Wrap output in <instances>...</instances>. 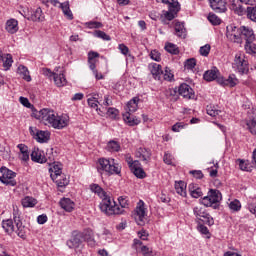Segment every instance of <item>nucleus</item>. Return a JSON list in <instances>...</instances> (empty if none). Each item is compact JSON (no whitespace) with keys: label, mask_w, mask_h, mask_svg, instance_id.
Returning a JSON list of instances; mask_svg holds the SVG:
<instances>
[{"label":"nucleus","mask_w":256,"mask_h":256,"mask_svg":"<svg viewBox=\"0 0 256 256\" xmlns=\"http://www.w3.org/2000/svg\"><path fill=\"white\" fill-rule=\"evenodd\" d=\"M236 163H238L239 169H241V171H249V163L245 162V160L238 159Z\"/></svg>","instance_id":"5fc2aeb1"},{"label":"nucleus","mask_w":256,"mask_h":256,"mask_svg":"<svg viewBox=\"0 0 256 256\" xmlns=\"http://www.w3.org/2000/svg\"><path fill=\"white\" fill-rule=\"evenodd\" d=\"M147 215V212H145V204L143 201L139 202V206L136 207L133 217L137 223V225H145V216Z\"/></svg>","instance_id":"ddd939ff"},{"label":"nucleus","mask_w":256,"mask_h":256,"mask_svg":"<svg viewBox=\"0 0 256 256\" xmlns=\"http://www.w3.org/2000/svg\"><path fill=\"white\" fill-rule=\"evenodd\" d=\"M19 101L21 105H23L24 107H27L28 109L31 108V103L29 102V99H27L26 97L21 96L19 98Z\"/></svg>","instance_id":"338daca9"},{"label":"nucleus","mask_w":256,"mask_h":256,"mask_svg":"<svg viewBox=\"0 0 256 256\" xmlns=\"http://www.w3.org/2000/svg\"><path fill=\"white\" fill-rule=\"evenodd\" d=\"M230 9L232 11H234V13H236V15H243V6H241V4H237L235 2H233L231 5H230Z\"/></svg>","instance_id":"a18cd8bd"},{"label":"nucleus","mask_w":256,"mask_h":256,"mask_svg":"<svg viewBox=\"0 0 256 256\" xmlns=\"http://www.w3.org/2000/svg\"><path fill=\"white\" fill-rule=\"evenodd\" d=\"M33 115L38 121H41L44 125L53 127V129H65L69 125V116H59L51 109L44 108L38 112H34Z\"/></svg>","instance_id":"f257e3e1"},{"label":"nucleus","mask_w":256,"mask_h":256,"mask_svg":"<svg viewBox=\"0 0 256 256\" xmlns=\"http://www.w3.org/2000/svg\"><path fill=\"white\" fill-rule=\"evenodd\" d=\"M117 115H119V110L117 108L110 107L107 110V116L110 119H117Z\"/></svg>","instance_id":"3c124183"},{"label":"nucleus","mask_w":256,"mask_h":256,"mask_svg":"<svg viewBox=\"0 0 256 256\" xmlns=\"http://www.w3.org/2000/svg\"><path fill=\"white\" fill-rule=\"evenodd\" d=\"M90 191L102 199L99 204L102 213H105V215H119L120 213H123V210L119 208L115 201L111 200V196H108L107 192H105L99 184H91Z\"/></svg>","instance_id":"f03ea898"},{"label":"nucleus","mask_w":256,"mask_h":256,"mask_svg":"<svg viewBox=\"0 0 256 256\" xmlns=\"http://www.w3.org/2000/svg\"><path fill=\"white\" fill-rule=\"evenodd\" d=\"M97 171L101 175H103V171L110 173V175H119L121 166L115 163V159L100 158L97 163Z\"/></svg>","instance_id":"20e7f679"},{"label":"nucleus","mask_w":256,"mask_h":256,"mask_svg":"<svg viewBox=\"0 0 256 256\" xmlns=\"http://www.w3.org/2000/svg\"><path fill=\"white\" fill-rule=\"evenodd\" d=\"M91 239H93V231L91 229H86L82 232L73 231L71 239H69L66 244L69 249H79L83 241H91Z\"/></svg>","instance_id":"7ed1b4c3"},{"label":"nucleus","mask_w":256,"mask_h":256,"mask_svg":"<svg viewBox=\"0 0 256 256\" xmlns=\"http://www.w3.org/2000/svg\"><path fill=\"white\" fill-rule=\"evenodd\" d=\"M208 21H210L212 25H221V19L215 14H210L208 16Z\"/></svg>","instance_id":"6e6d98bb"},{"label":"nucleus","mask_w":256,"mask_h":256,"mask_svg":"<svg viewBox=\"0 0 256 256\" xmlns=\"http://www.w3.org/2000/svg\"><path fill=\"white\" fill-rule=\"evenodd\" d=\"M136 155L139 159H142L144 163L151 161V150H147V148H139Z\"/></svg>","instance_id":"393cba45"},{"label":"nucleus","mask_w":256,"mask_h":256,"mask_svg":"<svg viewBox=\"0 0 256 256\" xmlns=\"http://www.w3.org/2000/svg\"><path fill=\"white\" fill-rule=\"evenodd\" d=\"M165 50L167 51V53H171V55L179 54V48L177 47V45H175L173 43L166 44Z\"/></svg>","instance_id":"37998d69"},{"label":"nucleus","mask_w":256,"mask_h":256,"mask_svg":"<svg viewBox=\"0 0 256 256\" xmlns=\"http://www.w3.org/2000/svg\"><path fill=\"white\" fill-rule=\"evenodd\" d=\"M13 221L15 220L7 219L2 221V228L7 235H13V233H15V225L13 224Z\"/></svg>","instance_id":"bb28decb"},{"label":"nucleus","mask_w":256,"mask_h":256,"mask_svg":"<svg viewBox=\"0 0 256 256\" xmlns=\"http://www.w3.org/2000/svg\"><path fill=\"white\" fill-rule=\"evenodd\" d=\"M59 205L61 209H63L67 213H71L73 209H75V202H73L70 198L60 199Z\"/></svg>","instance_id":"4be33fe9"},{"label":"nucleus","mask_w":256,"mask_h":256,"mask_svg":"<svg viewBox=\"0 0 256 256\" xmlns=\"http://www.w3.org/2000/svg\"><path fill=\"white\" fill-rule=\"evenodd\" d=\"M193 213L198 221V223H205L206 225H214L215 221L211 214L203 206H195L193 208Z\"/></svg>","instance_id":"6e6552de"},{"label":"nucleus","mask_w":256,"mask_h":256,"mask_svg":"<svg viewBox=\"0 0 256 256\" xmlns=\"http://www.w3.org/2000/svg\"><path fill=\"white\" fill-rule=\"evenodd\" d=\"M53 79H54V83L57 87H63L64 85L67 84V79H65L64 74L55 73L54 76H53Z\"/></svg>","instance_id":"e433bc0d"},{"label":"nucleus","mask_w":256,"mask_h":256,"mask_svg":"<svg viewBox=\"0 0 256 256\" xmlns=\"http://www.w3.org/2000/svg\"><path fill=\"white\" fill-rule=\"evenodd\" d=\"M183 127H185L183 122H177L172 126V131H174V133H179Z\"/></svg>","instance_id":"680f3d73"},{"label":"nucleus","mask_w":256,"mask_h":256,"mask_svg":"<svg viewBox=\"0 0 256 256\" xmlns=\"http://www.w3.org/2000/svg\"><path fill=\"white\" fill-rule=\"evenodd\" d=\"M37 205V200L35 198L26 196L24 199H22V207H35Z\"/></svg>","instance_id":"58836bf2"},{"label":"nucleus","mask_w":256,"mask_h":256,"mask_svg":"<svg viewBox=\"0 0 256 256\" xmlns=\"http://www.w3.org/2000/svg\"><path fill=\"white\" fill-rule=\"evenodd\" d=\"M49 173L57 187H67L69 185V178L63 173L61 166L57 164L53 165V167L49 168Z\"/></svg>","instance_id":"39448f33"},{"label":"nucleus","mask_w":256,"mask_h":256,"mask_svg":"<svg viewBox=\"0 0 256 256\" xmlns=\"http://www.w3.org/2000/svg\"><path fill=\"white\" fill-rule=\"evenodd\" d=\"M217 83L222 85V87H235L239 83V80L235 75H230L228 78L220 77L217 78Z\"/></svg>","instance_id":"6ab92c4d"},{"label":"nucleus","mask_w":256,"mask_h":256,"mask_svg":"<svg viewBox=\"0 0 256 256\" xmlns=\"http://www.w3.org/2000/svg\"><path fill=\"white\" fill-rule=\"evenodd\" d=\"M86 27H88V29H101V27H103V24L97 21H90L86 23Z\"/></svg>","instance_id":"864d4df0"},{"label":"nucleus","mask_w":256,"mask_h":256,"mask_svg":"<svg viewBox=\"0 0 256 256\" xmlns=\"http://www.w3.org/2000/svg\"><path fill=\"white\" fill-rule=\"evenodd\" d=\"M123 120L130 127H135V125H139V123H141V120L139 118L132 116L129 112L123 114Z\"/></svg>","instance_id":"b1692460"},{"label":"nucleus","mask_w":256,"mask_h":256,"mask_svg":"<svg viewBox=\"0 0 256 256\" xmlns=\"http://www.w3.org/2000/svg\"><path fill=\"white\" fill-rule=\"evenodd\" d=\"M139 97H134L127 103V113H135L137 109L139 108Z\"/></svg>","instance_id":"473e14b6"},{"label":"nucleus","mask_w":256,"mask_h":256,"mask_svg":"<svg viewBox=\"0 0 256 256\" xmlns=\"http://www.w3.org/2000/svg\"><path fill=\"white\" fill-rule=\"evenodd\" d=\"M247 17L250 21H254V23H256V2L255 5L247 7Z\"/></svg>","instance_id":"79ce46f5"},{"label":"nucleus","mask_w":256,"mask_h":256,"mask_svg":"<svg viewBox=\"0 0 256 256\" xmlns=\"http://www.w3.org/2000/svg\"><path fill=\"white\" fill-rule=\"evenodd\" d=\"M87 103L91 109H95L97 113L101 112V109H99V100H97V97H90L87 99Z\"/></svg>","instance_id":"ea45409f"},{"label":"nucleus","mask_w":256,"mask_h":256,"mask_svg":"<svg viewBox=\"0 0 256 256\" xmlns=\"http://www.w3.org/2000/svg\"><path fill=\"white\" fill-rule=\"evenodd\" d=\"M128 165L130 171H132L133 175H135V177H137L138 179H145V177H147V174H145V170L141 168V163H139V161H129Z\"/></svg>","instance_id":"4468645a"},{"label":"nucleus","mask_w":256,"mask_h":256,"mask_svg":"<svg viewBox=\"0 0 256 256\" xmlns=\"http://www.w3.org/2000/svg\"><path fill=\"white\" fill-rule=\"evenodd\" d=\"M234 65L237 67L239 73H247L249 71V64L245 60V56L236 54Z\"/></svg>","instance_id":"2eb2a0df"},{"label":"nucleus","mask_w":256,"mask_h":256,"mask_svg":"<svg viewBox=\"0 0 256 256\" xmlns=\"http://www.w3.org/2000/svg\"><path fill=\"white\" fill-rule=\"evenodd\" d=\"M30 157L34 163H47V157H45V153L39 148H33Z\"/></svg>","instance_id":"aec40b11"},{"label":"nucleus","mask_w":256,"mask_h":256,"mask_svg":"<svg viewBox=\"0 0 256 256\" xmlns=\"http://www.w3.org/2000/svg\"><path fill=\"white\" fill-rule=\"evenodd\" d=\"M244 39L247 43H253L255 41V33L253 32V29L245 26L240 27V41Z\"/></svg>","instance_id":"f3484780"},{"label":"nucleus","mask_w":256,"mask_h":256,"mask_svg":"<svg viewBox=\"0 0 256 256\" xmlns=\"http://www.w3.org/2000/svg\"><path fill=\"white\" fill-rule=\"evenodd\" d=\"M229 209L231 211H241V202L239 200H234L230 202Z\"/></svg>","instance_id":"8fccbe9b"},{"label":"nucleus","mask_w":256,"mask_h":256,"mask_svg":"<svg viewBox=\"0 0 256 256\" xmlns=\"http://www.w3.org/2000/svg\"><path fill=\"white\" fill-rule=\"evenodd\" d=\"M47 219V216L45 214H42L37 217V222L39 223V225H45Z\"/></svg>","instance_id":"774afa93"},{"label":"nucleus","mask_w":256,"mask_h":256,"mask_svg":"<svg viewBox=\"0 0 256 256\" xmlns=\"http://www.w3.org/2000/svg\"><path fill=\"white\" fill-rule=\"evenodd\" d=\"M6 31L8 33H11L12 35L14 33H17L19 31V22L16 19H10L6 22Z\"/></svg>","instance_id":"cd10ccee"},{"label":"nucleus","mask_w":256,"mask_h":256,"mask_svg":"<svg viewBox=\"0 0 256 256\" xmlns=\"http://www.w3.org/2000/svg\"><path fill=\"white\" fill-rule=\"evenodd\" d=\"M94 36L98 37L99 39H103V41H111V36L107 35V33L101 30H96L94 32Z\"/></svg>","instance_id":"49530a36"},{"label":"nucleus","mask_w":256,"mask_h":256,"mask_svg":"<svg viewBox=\"0 0 256 256\" xmlns=\"http://www.w3.org/2000/svg\"><path fill=\"white\" fill-rule=\"evenodd\" d=\"M245 50L247 51V53L256 54V45L253 42L252 43H246L245 44Z\"/></svg>","instance_id":"bf43d9fd"},{"label":"nucleus","mask_w":256,"mask_h":256,"mask_svg":"<svg viewBox=\"0 0 256 256\" xmlns=\"http://www.w3.org/2000/svg\"><path fill=\"white\" fill-rule=\"evenodd\" d=\"M13 221L16 229L14 228V233L20 237V239H27V228L23 225L21 221V212L17 206H13Z\"/></svg>","instance_id":"0eeeda50"},{"label":"nucleus","mask_w":256,"mask_h":256,"mask_svg":"<svg viewBox=\"0 0 256 256\" xmlns=\"http://www.w3.org/2000/svg\"><path fill=\"white\" fill-rule=\"evenodd\" d=\"M17 147L20 151L19 159L24 161V163H27V161H29V147L25 144H18Z\"/></svg>","instance_id":"c85d7f7f"},{"label":"nucleus","mask_w":256,"mask_h":256,"mask_svg":"<svg viewBox=\"0 0 256 256\" xmlns=\"http://www.w3.org/2000/svg\"><path fill=\"white\" fill-rule=\"evenodd\" d=\"M55 155H57V152L54 154L53 148H48L46 150V155H44V157H46V162L49 161V163H55Z\"/></svg>","instance_id":"c03bdc74"},{"label":"nucleus","mask_w":256,"mask_h":256,"mask_svg":"<svg viewBox=\"0 0 256 256\" xmlns=\"http://www.w3.org/2000/svg\"><path fill=\"white\" fill-rule=\"evenodd\" d=\"M149 69L151 71V74L153 75L154 79H161L163 75V71L161 69V65L157 63H152L149 65Z\"/></svg>","instance_id":"a878e982"},{"label":"nucleus","mask_w":256,"mask_h":256,"mask_svg":"<svg viewBox=\"0 0 256 256\" xmlns=\"http://www.w3.org/2000/svg\"><path fill=\"white\" fill-rule=\"evenodd\" d=\"M190 195L194 199H199V197H203V191L201 190V188H197Z\"/></svg>","instance_id":"0e129e2a"},{"label":"nucleus","mask_w":256,"mask_h":256,"mask_svg":"<svg viewBox=\"0 0 256 256\" xmlns=\"http://www.w3.org/2000/svg\"><path fill=\"white\" fill-rule=\"evenodd\" d=\"M179 2H176V4H170L169 11L164 13L165 18L168 21H173L175 19V15L179 13L180 10Z\"/></svg>","instance_id":"412c9836"},{"label":"nucleus","mask_w":256,"mask_h":256,"mask_svg":"<svg viewBox=\"0 0 256 256\" xmlns=\"http://www.w3.org/2000/svg\"><path fill=\"white\" fill-rule=\"evenodd\" d=\"M60 7H61L65 17H67V19L72 21V19H73V12H71V8L69 7V1H66L64 3H60Z\"/></svg>","instance_id":"c9c22d12"},{"label":"nucleus","mask_w":256,"mask_h":256,"mask_svg":"<svg viewBox=\"0 0 256 256\" xmlns=\"http://www.w3.org/2000/svg\"><path fill=\"white\" fill-rule=\"evenodd\" d=\"M223 199L221 192L217 189H210L207 196H204L200 203L204 207H213V209H219V202Z\"/></svg>","instance_id":"423d86ee"},{"label":"nucleus","mask_w":256,"mask_h":256,"mask_svg":"<svg viewBox=\"0 0 256 256\" xmlns=\"http://www.w3.org/2000/svg\"><path fill=\"white\" fill-rule=\"evenodd\" d=\"M18 75H20V77H22V79H24V81H27L29 83V81H31V75H29V69H27V67H25L24 65H20L18 67Z\"/></svg>","instance_id":"f704fd0d"},{"label":"nucleus","mask_w":256,"mask_h":256,"mask_svg":"<svg viewBox=\"0 0 256 256\" xmlns=\"http://www.w3.org/2000/svg\"><path fill=\"white\" fill-rule=\"evenodd\" d=\"M195 65H197V60L195 58H189L185 61L184 67L186 69H195Z\"/></svg>","instance_id":"603ef678"},{"label":"nucleus","mask_w":256,"mask_h":256,"mask_svg":"<svg viewBox=\"0 0 256 256\" xmlns=\"http://www.w3.org/2000/svg\"><path fill=\"white\" fill-rule=\"evenodd\" d=\"M118 201L120 204L119 209H121V211H122L119 215H123L125 213V208L129 207V199L125 196H120L118 198Z\"/></svg>","instance_id":"a19ab883"},{"label":"nucleus","mask_w":256,"mask_h":256,"mask_svg":"<svg viewBox=\"0 0 256 256\" xmlns=\"http://www.w3.org/2000/svg\"><path fill=\"white\" fill-rule=\"evenodd\" d=\"M203 78L205 81L211 82V81H217V79H220L219 77V69L217 67H213L212 69L206 71L203 75Z\"/></svg>","instance_id":"5701e85b"},{"label":"nucleus","mask_w":256,"mask_h":256,"mask_svg":"<svg viewBox=\"0 0 256 256\" xmlns=\"http://www.w3.org/2000/svg\"><path fill=\"white\" fill-rule=\"evenodd\" d=\"M206 111L210 117H217L221 113V110H218L215 106H207Z\"/></svg>","instance_id":"09e8293b"},{"label":"nucleus","mask_w":256,"mask_h":256,"mask_svg":"<svg viewBox=\"0 0 256 256\" xmlns=\"http://www.w3.org/2000/svg\"><path fill=\"white\" fill-rule=\"evenodd\" d=\"M106 149L107 151H110V153H115L121 150V145H119V142L115 140H110L107 143Z\"/></svg>","instance_id":"4c0bfd02"},{"label":"nucleus","mask_w":256,"mask_h":256,"mask_svg":"<svg viewBox=\"0 0 256 256\" xmlns=\"http://www.w3.org/2000/svg\"><path fill=\"white\" fill-rule=\"evenodd\" d=\"M178 93L181 97H183V99H195V91H193V88L186 83L179 86Z\"/></svg>","instance_id":"dca6fc26"},{"label":"nucleus","mask_w":256,"mask_h":256,"mask_svg":"<svg viewBox=\"0 0 256 256\" xmlns=\"http://www.w3.org/2000/svg\"><path fill=\"white\" fill-rule=\"evenodd\" d=\"M30 135L38 141V143H47L51 139V133L49 131L37 130V128L30 126Z\"/></svg>","instance_id":"9b49d317"},{"label":"nucleus","mask_w":256,"mask_h":256,"mask_svg":"<svg viewBox=\"0 0 256 256\" xmlns=\"http://www.w3.org/2000/svg\"><path fill=\"white\" fill-rule=\"evenodd\" d=\"M175 191L181 197H187V184L183 181L176 182Z\"/></svg>","instance_id":"7c9ffc66"},{"label":"nucleus","mask_w":256,"mask_h":256,"mask_svg":"<svg viewBox=\"0 0 256 256\" xmlns=\"http://www.w3.org/2000/svg\"><path fill=\"white\" fill-rule=\"evenodd\" d=\"M199 53L202 55V57H208L209 53H211V45L205 44L204 46L200 47Z\"/></svg>","instance_id":"de8ad7c7"},{"label":"nucleus","mask_w":256,"mask_h":256,"mask_svg":"<svg viewBox=\"0 0 256 256\" xmlns=\"http://www.w3.org/2000/svg\"><path fill=\"white\" fill-rule=\"evenodd\" d=\"M1 62L3 63L5 71H9L11 65H13V56H11V54H5L2 56Z\"/></svg>","instance_id":"72a5a7b5"},{"label":"nucleus","mask_w":256,"mask_h":256,"mask_svg":"<svg viewBox=\"0 0 256 256\" xmlns=\"http://www.w3.org/2000/svg\"><path fill=\"white\" fill-rule=\"evenodd\" d=\"M190 174L195 177V179H203V172L201 170H192L190 171Z\"/></svg>","instance_id":"69168bd1"},{"label":"nucleus","mask_w":256,"mask_h":256,"mask_svg":"<svg viewBox=\"0 0 256 256\" xmlns=\"http://www.w3.org/2000/svg\"><path fill=\"white\" fill-rule=\"evenodd\" d=\"M174 31L175 35L181 39H185V37H187V30L185 29V25L181 22L175 23Z\"/></svg>","instance_id":"c756f323"},{"label":"nucleus","mask_w":256,"mask_h":256,"mask_svg":"<svg viewBox=\"0 0 256 256\" xmlns=\"http://www.w3.org/2000/svg\"><path fill=\"white\" fill-rule=\"evenodd\" d=\"M162 77H164L165 81H171L173 79V73H171V69L165 68V71H163Z\"/></svg>","instance_id":"4d7b16f0"},{"label":"nucleus","mask_w":256,"mask_h":256,"mask_svg":"<svg viewBox=\"0 0 256 256\" xmlns=\"http://www.w3.org/2000/svg\"><path fill=\"white\" fill-rule=\"evenodd\" d=\"M150 57L153 59V61H161V53H159L157 50L151 51Z\"/></svg>","instance_id":"052dcab7"},{"label":"nucleus","mask_w":256,"mask_h":256,"mask_svg":"<svg viewBox=\"0 0 256 256\" xmlns=\"http://www.w3.org/2000/svg\"><path fill=\"white\" fill-rule=\"evenodd\" d=\"M0 172L2 173V176L0 177L1 183L10 185V187H15V185H17V181L13 179L15 177V172L9 170L7 167H1Z\"/></svg>","instance_id":"1a4fd4ad"},{"label":"nucleus","mask_w":256,"mask_h":256,"mask_svg":"<svg viewBox=\"0 0 256 256\" xmlns=\"http://www.w3.org/2000/svg\"><path fill=\"white\" fill-rule=\"evenodd\" d=\"M99 57V53L98 52H89L88 53V65H89V69H91L93 75L95 76V78L99 81L101 79H103V74L99 73L97 71V58Z\"/></svg>","instance_id":"9d476101"},{"label":"nucleus","mask_w":256,"mask_h":256,"mask_svg":"<svg viewBox=\"0 0 256 256\" xmlns=\"http://www.w3.org/2000/svg\"><path fill=\"white\" fill-rule=\"evenodd\" d=\"M226 37L232 43H241V27L238 28L234 25L227 26Z\"/></svg>","instance_id":"f8f14e48"},{"label":"nucleus","mask_w":256,"mask_h":256,"mask_svg":"<svg viewBox=\"0 0 256 256\" xmlns=\"http://www.w3.org/2000/svg\"><path fill=\"white\" fill-rule=\"evenodd\" d=\"M28 21H45V16H43V10L41 8L35 9L31 16L28 17Z\"/></svg>","instance_id":"2f4dec72"},{"label":"nucleus","mask_w":256,"mask_h":256,"mask_svg":"<svg viewBox=\"0 0 256 256\" xmlns=\"http://www.w3.org/2000/svg\"><path fill=\"white\" fill-rule=\"evenodd\" d=\"M141 251H142L143 256H155L153 249H151L147 246H142Z\"/></svg>","instance_id":"13d9d810"},{"label":"nucleus","mask_w":256,"mask_h":256,"mask_svg":"<svg viewBox=\"0 0 256 256\" xmlns=\"http://www.w3.org/2000/svg\"><path fill=\"white\" fill-rule=\"evenodd\" d=\"M210 3L211 9L215 13H225L227 11V1L226 0H208Z\"/></svg>","instance_id":"a211bd4d"},{"label":"nucleus","mask_w":256,"mask_h":256,"mask_svg":"<svg viewBox=\"0 0 256 256\" xmlns=\"http://www.w3.org/2000/svg\"><path fill=\"white\" fill-rule=\"evenodd\" d=\"M198 231L202 233V235H209V228L207 226L201 224V222H198Z\"/></svg>","instance_id":"e2e57ef3"}]
</instances>
